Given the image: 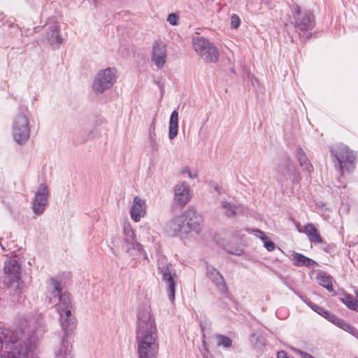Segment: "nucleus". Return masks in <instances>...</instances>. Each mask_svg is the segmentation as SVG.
<instances>
[{"label":"nucleus","mask_w":358,"mask_h":358,"mask_svg":"<svg viewBox=\"0 0 358 358\" xmlns=\"http://www.w3.org/2000/svg\"><path fill=\"white\" fill-rule=\"evenodd\" d=\"M19 327L15 331L1 327L4 358H36V339L45 331L42 315L35 313L21 318Z\"/></svg>","instance_id":"obj_1"},{"label":"nucleus","mask_w":358,"mask_h":358,"mask_svg":"<svg viewBox=\"0 0 358 358\" xmlns=\"http://www.w3.org/2000/svg\"><path fill=\"white\" fill-rule=\"evenodd\" d=\"M46 299L49 304L57 306L63 335L55 350V358H73L71 337L76 329L77 320L73 314L75 307L69 292L62 293L61 282L55 278L48 281Z\"/></svg>","instance_id":"obj_2"},{"label":"nucleus","mask_w":358,"mask_h":358,"mask_svg":"<svg viewBox=\"0 0 358 358\" xmlns=\"http://www.w3.org/2000/svg\"><path fill=\"white\" fill-rule=\"evenodd\" d=\"M136 341L138 358H157L158 331L150 307L147 305L140 307L137 312Z\"/></svg>","instance_id":"obj_3"},{"label":"nucleus","mask_w":358,"mask_h":358,"mask_svg":"<svg viewBox=\"0 0 358 358\" xmlns=\"http://www.w3.org/2000/svg\"><path fill=\"white\" fill-rule=\"evenodd\" d=\"M21 267L18 263V257L8 258L4 262V284L12 296L11 300L15 303H21L24 299L22 294L23 282L21 280Z\"/></svg>","instance_id":"obj_4"},{"label":"nucleus","mask_w":358,"mask_h":358,"mask_svg":"<svg viewBox=\"0 0 358 358\" xmlns=\"http://www.w3.org/2000/svg\"><path fill=\"white\" fill-rule=\"evenodd\" d=\"M292 13L290 24L294 26L296 33L301 38H310L316 24L313 13L310 10H303L297 4L293 6Z\"/></svg>","instance_id":"obj_5"},{"label":"nucleus","mask_w":358,"mask_h":358,"mask_svg":"<svg viewBox=\"0 0 358 358\" xmlns=\"http://www.w3.org/2000/svg\"><path fill=\"white\" fill-rule=\"evenodd\" d=\"M29 115L28 108L20 106L18 113L13 120V136L14 141L19 145L25 144L30 138Z\"/></svg>","instance_id":"obj_6"},{"label":"nucleus","mask_w":358,"mask_h":358,"mask_svg":"<svg viewBox=\"0 0 358 358\" xmlns=\"http://www.w3.org/2000/svg\"><path fill=\"white\" fill-rule=\"evenodd\" d=\"M331 153L335 157L339 164L340 177L338 178V184L336 186L338 188L345 187V182L343 180L344 170L351 172L355 168L354 162L355 155L352 150H350L345 145H339L335 148H331Z\"/></svg>","instance_id":"obj_7"},{"label":"nucleus","mask_w":358,"mask_h":358,"mask_svg":"<svg viewBox=\"0 0 358 358\" xmlns=\"http://www.w3.org/2000/svg\"><path fill=\"white\" fill-rule=\"evenodd\" d=\"M192 45L196 52L206 62H216L218 60L219 52L217 48L204 37H194Z\"/></svg>","instance_id":"obj_8"},{"label":"nucleus","mask_w":358,"mask_h":358,"mask_svg":"<svg viewBox=\"0 0 358 358\" xmlns=\"http://www.w3.org/2000/svg\"><path fill=\"white\" fill-rule=\"evenodd\" d=\"M116 69L107 68L101 70L96 76L92 88L96 94H102L116 82Z\"/></svg>","instance_id":"obj_9"},{"label":"nucleus","mask_w":358,"mask_h":358,"mask_svg":"<svg viewBox=\"0 0 358 358\" xmlns=\"http://www.w3.org/2000/svg\"><path fill=\"white\" fill-rule=\"evenodd\" d=\"M188 229V227L185 225V219L183 215L173 217L165 226V230L169 236H179L181 238L187 237Z\"/></svg>","instance_id":"obj_10"},{"label":"nucleus","mask_w":358,"mask_h":358,"mask_svg":"<svg viewBox=\"0 0 358 358\" xmlns=\"http://www.w3.org/2000/svg\"><path fill=\"white\" fill-rule=\"evenodd\" d=\"M49 196L48 187L45 183L39 185L37 191L35 192L34 201H32V210L35 215H41L43 213L48 204Z\"/></svg>","instance_id":"obj_11"},{"label":"nucleus","mask_w":358,"mask_h":358,"mask_svg":"<svg viewBox=\"0 0 358 358\" xmlns=\"http://www.w3.org/2000/svg\"><path fill=\"white\" fill-rule=\"evenodd\" d=\"M162 273V279L166 282L168 289V296L171 301L175 300V291L176 282L175 278L176 277V271L171 265L164 266L159 267Z\"/></svg>","instance_id":"obj_12"},{"label":"nucleus","mask_w":358,"mask_h":358,"mask_svg":"<svg viewBox=\"0 0 358 358\" xmlns=\"http://www.w3.org/2000/svg\"><path fill=\"white\" fill-rule=\"evenodd\" d=\"M185 225L188 227V234L194 231L199 234L202 230L203 218L193 208H188L183 214Z\"/></svg>","instance_id":"obj_13"},{"label":"nucleus","mask_w":358,"mask_h":358,"mask_svg":"<svg viewBox=\"0 0 358 358\" xmlns=\"http://www.w3.org/2000/svg\"><path fill=\"white\" fill-rule=\"evenodd\" d=\"M190 189L185 182L177 184L174 187V204L182 207L190 200Z\"/></svg>","instance_id":"obj_14"},{"label":"nucleus","mask_w":358,"mask_h":358,"mask_svg":"<svg viewBox=\"0 0 358 358\" xmlns=\"http://www.w3.org/2000/svg\"><path fill=\"white\" fill-rule=\"evenodd\" d=\"M166 45L161 41L154 42L152 50V61L158 69L163 67L166 62Z\"/></svg>","instance_id":"obj_15"},{"label":"nucleus","mask_w":358,"mask_h":358,"mask_svg":"<svg viewBox=\"0 0 358 358\" xmlns=\"http://www.w3.org/2000/svg\"><path fill=\"white\" fill-rule=\"evenodd\" d=\"M207 275L222 294H228V287L222 275L215 268H207Z\"/></svg>","instance_id":"obj_16"},{"label":"nucleus","mask_w":358,"mask_h":358,"mask_svg":"<svg viewBox=\"0 0 358 358\" xmlns=\"http://www.w3.org/2000/svg\"><path fill=\"white\" fill-rule=\"evenodd\" d=\"M292 169H296V166L291 163L290 158L289 157H286L276 168L279 180L283 182L291 178V175L293 173Z\"/></svg>","instance_id":"obj_17"},{"label":"nucleus","mask_w":358,"mask_h":358,"mask_svg":"<svg viewBox=\"0 0 358 358\" xmlns=\"http://www.w3.org/2000/svg\"><path fill=\"white\" fill-rule=\"evenodd\" d=\"M130 213L132 220L138 222L146 213L145 201L138 196H135Z\"/></svg>","instance_id":"obj_18"},{"label":"nucleus","mask_w":358,"mask_h":358,"mask_svg":"<svg viewBox=\"0 0 358 358\" xmlns=\"http://www.w3.org/2000/svg\"><path fill=\"white\" fill-rule=\"evenodd\" d=\"M300 233L306 234L311 243H323V240L313 223H308L304 226L303 229H299Z\"/></svg>","instance_id":"obj_19"},{"label":"nucleus","mask_w":358,"mask_h":358,"mask_svg":"<svg viewBox=\"0 0 358 358\" xmlns=\"http://www.w3.org/2000/svg\"><path fill=\"white\" fill-rule=\"evenodd\" d=\"M59 29L58 22H53L48 27L47 39L50 45L62 43V38L59 34Z\"/></svg>","instance_id":"obj_20"},{"label":"nucleus","mask_w":358,"mask_h":358,"mask_svg":"<svg viewBox=\"0 0 358 358\" xmlns=\"http://www.w3.org/2000/svg\"><path fill=\"white\" fill-rule=\"evenodd\" d=\"M294 264L296 266H306L308 268H312L317 266V263L313 259L304 256L301 253L294 252L292 254Z\"/></svg>","instance_id":"obj_21"},{"label":"nucleus","mask_w":358,"mask_h":358,"mask_svg":"<svg viewBox=\"0 0 358 358\" xmlns=\"http://www.w3.org/2000/svg\"><path fill=\"white\" fill-rule=\"evenodd\" d=\"M305 302L313 310H315L319 315H320L322 317H324V318H326L328 321L331 322L334 324H336V321H337V320H338V318H339L336 315L330 313L329 310L324 309L322 307L319 306L317 304H315L310 301H305Z\"/></svg>","instance_id":"obj_22"},{"label":"nucleus","mask_w":358,"mask_h":358,"mask_svg":"<svg viewBox=\"0 0 358 358\" xmlns=\"http://www.w3.org/2000/svg\"><path fill=\"white\" fill-rule=\"evenodd\" d=\"M295 157L297 159L300 166L308 172L313 171V166L308 159L306 152L303 151L302 148L297 147L296 150Z\"/></svg>","instance_id":"obj_23"},{"label":"nucleus","mask_w":358,"mask_h":358,"mask_svg":"<svg viewBox=\"0 0 358 358\" xmlns=\"http://www.w3.org/2000/svg\"><path fill=\"white\" fill-rule=\"evenodd\" d=\"M127 252L136 259H147V254L143 248V245L138 242L127 245Z\"/></svg>","instance_id":"obj_24"},{"label":"nucleus","mask_w":358,"mask_h":358,"mask_svg":"<svg viewBox=\"0 0 358 358\" xmlns=\"http://www.w3.org/2000/svg\"><path fill=\"white\" fill-rule=\"evenodd\" d=\"M178 133V113L174 110L170 116L169 123V138L170 140L174 139Z\"/></svg>","instance_id":"obj_25"},{"label":"nucleus","mask_w":358,"mask_h":358,"mask_svg":"<svg viewBox=\"0 0 358 358\" xmlns=\"http://www.w3.org/2000/svg\"><path fill=\"white\" fill-rule=\"evenodd\" d=\"M221 206L224 210V214L228 217H234L237 213H243L244 211L243 208L240 205H236L227 201H222Z\"/></svg>","instance_id":"obj_26"},{"label":"nucleus","mask_w":358,"mask_h":358,"mask_svg":"<svg viewBox=\"0 0 358 358\" xmlns=\"http://www.w3.org/2000/svg\"><path fill=\"white\" fill-rule=\"evenodd\" d=\"M247 231L249 233L253 234L255 236L259 237L261 240L263 241L264 247L267 249L268 251L271 252L273 251L275 248V243L271 241H268L264 234V232L260 229H246Z\"/></svg>","instance_id":"obj_27"},{"label":"nucleus","mask_w":358,"mask_h":358,"mask_svg":"<svg viewBox=\"0 0 358 358\" xmlns=\"http://www.w3.org/2000/svg\"><path fill=\"white\" fill-rule=\"evenodd\" d=\"M349 309L358 312V301L349 294H345V298L340 299Z\"/></svg>","instance_id":"obj_28"},{"label":"nucleus","mask_w":358,"mask_h":358,"mask_svg":"<svg viewBox=\"0 0 358 358\" xmlns=\"http://www.w3.org/2000/svg\"><path fill=\"white\" fill-rule=\"evenodd\" d=\"M124 242L127 245L137 242L134 230L130 226L124 227Z\"/></svg>","instance_id":"obj_29"},{"label":"nucleus","mask_w":358,"mask_h":358,"mask_svg":"<svg viewBox=\"0 0 358 358\" xmlns=\"http://www.w3.org/2000/svg\"><path fill=\"white\" fill-rule=\"evenodd\" d=\"M319 284L327 289L329 292H332L333 289V278L330 275H322L319 277Z\"/></svg>","instance_id":"obj_30"},{"label":"nucleus","mask_w":358,"mask_h":358,"mask_svg":"<svg viewBox=\"0 0 358 358\" xmlns=\"http://www.w3.org/2000/svg\"><path fill=\"white\" fill-rule=\"evenodd\" d=\"M148 142L150 147L153 151H158L159 143L155 131H148Z\"/></svg>","instance_id":"obj_31"},{"label":"nucleus","mask_w":358,"mask_h":358,"mask_svg":"<svg viewBox=\"0 0 358 358\" xmlns=\"http://www.w3.org/2000/svg\"><path fill=\"white\" fill-rule=\"evenodd\" d=\"M322 250L330 256L334 257L337 253L336 245L334 243H327L323 242Z\"/></svg>","instance_id":"obj_32"},{"label":"nucleus","mask_w":358,"mask_h":358,"mask_svg":"<svg viewBox=\"0 0 358 358\" xmlns=\"http://www.w3.org/2000/svg\"><path fill=\"white\" fill-rule=\"evenodd\" d=\"M217 338L218 339V341H217L218 345H222L224 348H229L231 346L232 341L229 337L219 334V335H217Z\"/></svg>","instance_id":"obj_33"},{"label":"nucleus","mask_w":358,"mask_h":358,"mask_svg":"<svg viewBox=\"0 0 358 358\" xmlns=\"http://www.w3.org/2000/svg\"><path fill=\"white\" fill-rule=\"evenodd\" d=\"M335 325L347 332L349 331V330L350 329V328L352 326L350 323L346 322L344 320H343L341 318H338V320H337V321H336Z\"/></svg>","instance_id":"obj_34"},{"label":"nucleus","mask_w":358,"mask_h":358,"mask_svg":"<svg viewBox=\"0 0 358 358\" xmlns=\"http://www.w3.org/2000/svg\"><path fill=\"white\" fill-rule=\"evenodd\" d=\"M166 20L171 25H177L178 24L179 15L176 13H171L168 15Z\"/></svg>","instance_id":"obj_35"},{"label":"nucleus","mask_w":358,"mask_h":358,"mask_svg":"<svg viewBox=\"0 0 358 358\" xmlns=\"http://www.w3.org/2000/svg\"><path fill=\"white\" fill-rule=\"evenodd\" d=\"M241 24V20L236 14H233L231 17V27L233 29H237Z\"/></svg>","instance_id":"obj_36"},{"label":"nucleus","mask_w":358,"mask_h":358,"mask_svg":"<svg viewBox=\"0 0 358 358\" xmlns=\"http://www.w3.org/2000/svg\"><path fill=\"white\" fill-rule=\"evenodd\" d=\"M292 174L291 175V177H292V181L293 185L299 184L301 178L300 176V173L299 171L297 170V168L296 169H292Z\"/></svg>","instance_id":"obj_37"},{"label":"nucleus","mask_w":358,"mask_h":358,"mask_svg":"<svg viewBox=\"0 0 358 358\" xmlns=\"http://www.w3.org/2000/svg\"><path fill=\"white\" fill-rule=\"evenodd\" d=\"M297 353L301 356V358H315L310 354H309L306 352L302 351L301 350H297Z\"/></svg>","instance_id":"obj_38"},{"label":"nucleus","mask_w":358,"mask_h":358,"mask_svg":"<svg viewBox=\"0 0 358 358\" xmlns=\"http://www.w3.org/2000/svg\"><path fill=\"white\" fill-rule=\"evenodd\" d=\"M277 358H294L293 357H289L287 352L280 350L277 352Z\"/></svg>","instance_id":"obj_39"},{"label":"nucleus","mask_w":358,"mask_h":358,"mask_svg":"<svg viewBox=\"0 0 358 358\" xmlns=\"http://www.w3.org/2000/svg\"><path fill=\"white\" fill-rule=\"evenodd\" d=\"M355 336L358 340V329L355 327L352 326L349 331L348 332Z\"/></svg>","instance_id":"obj_40"},{"label":"nucleus","mask_w":358,"mask_h":358,"mask_svg":"<svg viewBox=\"0 0 358 358\" xmlns=\"http://www.w3.org/2000/svg\"><path fill=\"white\" fill-rule=\"evenodd\" d=\"M155 127H156V121H155V117L152 120L150 125V128L148 129V131H155Z\"/></svg>","instance_id":"obj_41"},{"label":"nucleus","mask_w":358,"mask_h":358,"mask_svg":"<svg viewBox=\"0 0 358 358\" xmlns=\"http://www.w3.org/2000/svg\"><path fill=\"white\" fill-rule=\"evenodd\" d=\"M186 171L187 173H188V176H189V178H196V177H197V173H195L192 174V172H191L189 169H186V171Z\"/></svg>","instance_id":"obj_42"},{"label":"nucleus","mask_w":358,"mask_h":358,"mask_svg":"<svg viewBox=\"0 0 358 358\" xmlns=\"http://www.w3.org/2000/svg\"><path fill=\"white\" fill-rule=\"evenodd\" d=\"M220 189H221V188L219 187V185H215L214 186V189H215L216 192H217L218 193H220Z\"/></svg>","instance_id":"obj_43"},{"label":"nucleus","mask_w":358,"mask_h":358,"mask_svg":"<svg viewBox=\"0 0 358 358\" xmlns=\"http://www.w3.org/2000/svg\"><path fill=\"white\" fill-rule=\"evenodd\" d=\"M157 84L159 87L162 88L163 83L161 81H158Z\"/></svg>","instance_id":"obj_44"},{"label":"nucleus","mask_w":358,"mask_h":358,"mask_svg":"<svg viewBox=\"0 0 358 358\" xmlns=\"http://www.w3.org/2000/svg\"><path fill=\"white\" fill-rule=\"evenodd\" d=\"M200 327H201V331L203 332L204 331V329H205V327L203 326V324L202 323L200 324Z\"/></svg>","instance_id":"obj_45"},{"label":"nucleus","mask_w":358,"mask_h":358,"mask_svg":"<svg viewBox=\"0 0 358 358\" xmlns=\"http://www.w3.org/2000/svg\"><path fill=\"white\" fill-rule=\"evenodd\" d=\"M235 237H237V238H241V236H239V234H234V235Z\"/></svg>","instance_id":"obj_46"},{"label":"nucleus","mask_w":358,"mask_h":358,"mask_svg":"<svg viewBox=\"0 0 358 358\" xmlns=\"http://www.w3.org/2000/svg\"><path fill=\"white\" fill-rule=\"evenodd\" d=\"M1 250H5V248H4V247L3 246L2 244H1Z\"/></svg>","instance_id":"obj_47"},{"label":"nucleus","mask_w":358,"mask_h":358,"mask_svg":"<svg viewBox=\"0 0 358 358\" xmlns=\"http://www.w3.org/2000/svg\"><path fill=\"white\" fill-rule=\"evenodd\" d=\"M357 297H358V294H357Z\"/></svg>","instance_id":"obj_48"}]
</instances>
